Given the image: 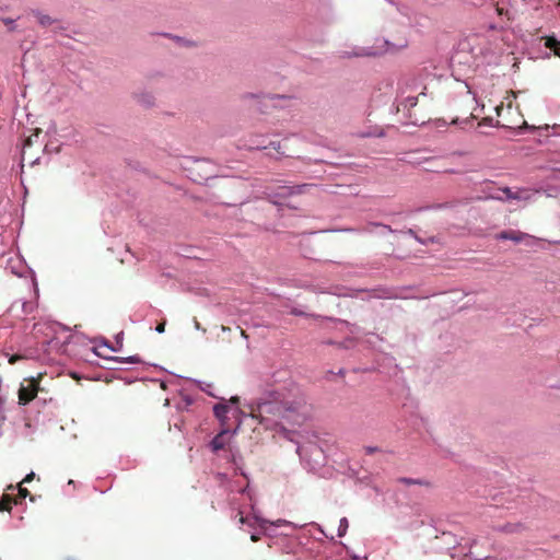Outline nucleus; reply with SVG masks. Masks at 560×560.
Masks as SVG:
<instances>
[{
	"instance_id": "nucleus-1",
	"label": "nucleus",
	"mask_w": 560,
	"mask_h": 560,
	"mask_svg": "<svg viewBox=\"0 0 560 560\" xmlns=\"http://www.w3.org/2000/svg\"><path fill=\"white\" fill-rule=\"evenodd\" d=\"M250 416L268 430H291L306 421L308 407L303 397L289 400L279 393H271L250 407Z\"/></svg>"
},
{
	"instance_id": "nucleus-2",
	"label": "nucleus",
	"mask_w": 560,
	"mask_h": 560,
	"mask_svg": "<svg viewBox=\"0 0 560 560\" xmlns=\"http://www.w3.org/2000/svg\"><path fill=\"white\" fill-rule=\"evenodd\" d=\"M37 390V383L35 381H31L27 386H21L19 389V402L21 405L31 402L36 397Z\"/></svg>"
},
{
	"instance_id": "nucleus-3",
	"label": "nucleus",
	"mask_w": 560,
	"mask_h": 560,
	"mask_svg": "<svg viewBox=\"0 0 560 560\" xmlns=\"http://www.w3.org/2000/svg\"><path fill=\"white\" fill-rule=\"evenodd\" d=\"M310 185L303 184V185H296V186H280L278 190L270 195L271 198H288L292 195H300L303 194L305 188H307Z\"/></svg>"
},
{
	"instance_id": "nucleus-4",
	"label": "nucleus",
	"mask_w": 560,
	"mask_h": 560,
	"mask_svg": "<svg viewBox=\"0 0 560 560\" xmlns=\"http://www.w3.org/2000/svg\"><path fill=\"white\" fill-rule=\"evenodd\" d=\"M229 433H230V431L228 429H225V430H222L220 433H218L212 439L210 446L213 452H218V451L225 448V446L228 445L229 440H230Z\"/></svg>"
},
{
	"instance_id": "nucleus-5",
	"label": "nucleus",
	"mask_w": 560,
	"mask_h": 560,
	"mask_svg": "<svg viewBox=\"0 0 560 560\" xmlns=\"http://www.w3.org/2000/svg\"><path fill=\"white\" fill-rule=\"evenodd\" d=\"M527 237H530V236L528 234L524 233V232L514 231V230L502 231L501 233H499L497 235L498 240H510V241H513L515 243H520V242L524 241Z\"/></svg>"
},
{
	"instance_id": "nucleus-6",
	"label": "nucleus",
	"mask_w": 560,
	"mask_h": 560,
	"mask_svg": "<svg viewBox=\"0 0 560 560\" xmlns=\"http://www.w3.org/2000/svg\"><path fill=\"white\" fill-rule=\"evenodd\" d=\"M12 504H20V501L11 494L4 493L0 499V511H11Z\"/></svg>"
},
{
	"instance_id": "nucleus-7",
	"label": "nucleus",
	"mask_w": 560,
	"mask_h": 560,
	"mask_svg": "<svg viewBox=\"0 0 560 560\" xmlns=\"http://www.w3.org/2000/svg\"><path fill=\"white\" fill-rule=\"evenodd\" d=\"M32 13L37 19V22L44 27L50 26L55 23V20L48 14H44L39 11H33Z\"/></svg>"
},
{
	"instance_id": "nucleus-8",
	"label": "nucleus",
	"mask_w": 560,
	"mask_h": 560,
	"mask_svg": "<svg viewBox=\"0 0 560 560\" xmlns=\"http://www.w3.org/2000/svg\"><path fill=\"white\" fill-rule=\"evenodd\" d=\"M508 199H517V200H527L529 196L526 194V190H522L518 192H513L511 188L505 187L502 189Z\"/></svg>"
},
{
	"instance_id": "nucleus-9",
	"label": "nucleus",
	"mask_w": 560,
	"mask_h": 560,
	"mask_svg": "<svg viewBox=\"0 0 560 560\" xmlns=\"http://www.w3.org/2000/svg\"><path fill=\"white\" fill-rule=\"evenodd\" d=\"M545 46L560 57V40L555 38L553 36H547L545 38Z\"/></svg>"
},
{
	"instance_id": "nucleus-10",
	"label": "nucleus",
	"mask_w": 560,
	"mask_h": 560,
	"mask_svg": "<svg viewBox=\"0 0 560 560\" xmlns=\"http://www.w3.org/2000/svg\"><path fill=\"white\" fill-rule=\"evenodd\" d=\"M229 411V406L225 404H218L213 407L214 416L223 421L226 417V413Z\"/></svg>"
},
{
	"instance_id": "nucleus-11",
	"label": "nucleus",
	"mask_w": 560,
	"mask_h": 560,
	"mask_svg": "<svg viewBox=\"0 0 560 560\" xmlns=\"http://www.w3.org/2000/svg\"><path fill=\"white\" fill-rule=\"evenodd\" d=\"M40 132H42V129L36 128V129L34 130V132H33L31 136H28V137L24 140V143H23V151H24L26 148L32 147L35 142H37V139H38V137H39Z\"/></svg>"
},
{
	"instance_id": "nucleus-12",
	"label": "nucleus",
	"mask_w": 560,
	"mask_h": 560,
	"mask_svg": "<svg viewBox=\"0 0 560 560\" xmlns=\"http://www.w3.org/2000/svg\"><path fill=\"white\" fill-rule=\"evenodd\" d=\"M220 328L224 336H218V340L222 341L223 343H231V338L228 335H225L231 332V328L224 325H222Z\"/></svg>"
},
{
	"instance_id": "nucleus-13",
	"label": "nucleus",
	"mask_w": 560,
	"mask_h": 560,
	"mask_svg": "<svg viewBox=\"0 0 560 560\" xmlns=\"http://www.w3.org/2000/svg\"><path fill=\"white\" fill-rule=\"evenodd\" d=\"M372 228H382L384 231L392 233L393 230L389 225L381 224V223H370L368 224L363 231L372 232Z\"/></svg>"
},
{
	"instance_id": "nucleus-14",
	"label": "nucleus",
	"mask_w": 560,
	"mask_h": 560,
	"mask_svg": "<svg viewBox=\"0 0 560 560\" xmlns=\"http://www.w3.org/2000/svg\"><path fill=\"white\" fill-rule=\"evenodd\" d=\"M418 98L413 96L407 97L404 102H401V106L406 109H410L417 105Z\"/></svg>"
},
{
	"instance_id": "nucleus-15",
	"label": "nucleus",
	"mask_w": 560,
	"mask_h": 560,
	"mask_svg": "<svg viewBox=\"0 0 560 560\" xmlns=\"http://www.w3.org/2000/svg\"><path fill=\"white\" fill-rule=\"evenodd\" d=\"M18 489L19 493L16 497H14V499H18L21 503L23 499L30 495V491L26 488H23L22 483L19 485Z\"/></svg>"
},
{
	"instance_id": "nucleus-16",
	"label": "nucleus",
	"mask_w": 560,
	"mask_h": 560,
	"mask_svg": "<svg viewBox=\"0 0 560 560\" xmlns=\"http://www.w3.org/2000/svg\"><path fill=\"white\" fill-rule=\"evenodd\" d=\"M1 21L8 27L9 32L16 31V25H15V21L14 20H12L10 18H1Z\"/></svg>"
},
{
	"instance_id": "nucleus-17",
	"label": "nucleus",
	"mask_w": 560,
	"mask_h": 560,
	"mask_svg": "<svg viewBox=\"0 0 560 560\" xmlns=\"http://www.w3.org/2000/svg\"><path fill=\"white\" fill-rule=\"evenodd\" d=\"M399 481L405 485H427L424 481H422L420 479H411V478H400Z\"/></svg>"
},
{
	"instance_id": "nucleus-18",
	"label": "nucleus",
	"mask_w": 560,
	"mask_h": 560,
	"mask_svg": "<svg viewBox=\"0 0 560 560\" xmlns=\"http://www.w3.org/2000/svg\"><path fill=\"white\" fill-rule=\"evenodd\" d=\"M521 527L520 524H506L505 526H503L501 528V530L505 532V533H514V532H517V529Z\"/></svg>"
},
{
	"instance_id": "nucleus-19",
	"label": "nucleus",
	"mask_w": 560,
	"mask_h": 560,
	"mask_svg": "<svg viewBox=\"0 0 560 560\" xmlns=\"http://www.w3.org/2000/svg\"><path fill=\"white\" fill-rule=\"evenodd\" d=\"M119 361L129 362V363H138V362H140V359L138 357L133 355V357H129L126 359H119Z\"/></svg>"
},
{
	"instance_id": "nucleus-20",
	"label": "nucleus",
	"mask_w": 560,
	"mask_h": 560,
	"mask_svg": "<svg viewBox=\"0 0 560 560\" xmlns=\"http://www.w3.org/2000/svg\"><path fill=\"white\" fill-rule=\"evenodd\" d=\"M194 326L196 329L201 330L203 334L207 331V329L201 326V324L197 320V318H194Z\"/></svg>"
},
{
	"instance_id": "nucleus-21",
	"label": "nucleus",
	"mask_w": 560,
	"mask_h": 560,
	"mask_svg": "<svg viewBox=\"0 0 560 560\" xmlns=\"http://www.w3.org/2000/svg\"><path fill=\"white\" fill-rule=\"evenodd\" d=\"M35 477V474L34 472H30L28 475L25 476V478L22 480L21 483H28L31 482Z\"/></svg>"
},
{
	"instance_id": "nucleus-22",
	"label": "nucleus",
	"mask_w": 560,
	"mask_h": 560,
	"mask_svg": "<svg viewBox=\"0 0 560 560\" xmlns=\"http://www.w3.org/2000/svg\"><path fill=\"white\" fill-rule=\"evenodd\" d=\"M155 329H156V331H158V332H160V334L164 332V330H165V323H164V322H163V323H160V324L156 326V328H155Z\"/></svg>"
},
{
	"instance_id": "nucleus-23",
	"label": "nucleus",
	"mask_w": 560,
	"mask_h": 560,
	"mask_svg": "<svg viewBox=\"0 0 560 560\" xmlns=\"http://www.w3.org/2000/svg\"><path fill=\"white\" fill-rule=\"evenodd\" d=\"M348 526V522H347V518H342L341 520V524H340V527H347ZM343 533L341 532V528H339V536H342Z\"/></svg>"
},
{
	"instance_id": "nucleus-24",
	"label": "nucleus",
	"mask_w": 560,
	"mask_h": 560,
	"mask_svg": "<svg viewBox=\"0 0 560 560\" xmlns=\"http://www.w3.org/2000/svg\"><path fill=\"white\" fill-rule=\"evenodd\" d=\"M21 358H22V357L14 354V355H12V357L9 359V362H10L11 364H13V363H15L18 360H20Z\"/></svg>"
},
{
	"instance_id": "nucleus-25",
	"label": "nucleus",
	"mask_w": 560,
	"mask_h": 560,
	"mask_svg": "<svg viewBox=\"0 0 560 560\" xmlns=\"http://www.w3.org/2000/svg\"><path fill=\"white\" fill-rule=\"evenodd\" d=\"M503 110V104L501 103L500 105L495 106V113L498 116H501V113Z\"/></svg>"
},
{
	"instance_id": "nucleus-26",
	"label": "nucleus",
	"mask_w": 560,
	"mask_h": 560,
	"mask_svg": "<svg viewBox=\"0 0 560 560\" xmlns=\"http://www.w3.org/2000/svg\"><path fill=\"white\" fill-rule=\"evenodd\" d=\"M238 516H240L238 522H240L241 524H245V523H247V522H248V518H247V517H245V516H243V514H242V513H240V514H238Z\"/></svg>"
},
{
	"instance_id": "nucleus-27",
	"label": "nucleus",
	"mask_w": 560,
	"mask_h": 560,
	"mask_svg": "<svg viewBox=\"0 0 560 560\" xmlns=\"http://www.w3.org/2000/svg\"><path fill=\"white\" fill-rule=\"evenodd\" d=\"M288 97L285 96H282V95H275V96H271L270 100L271 101H279V100H287Z\"/></svg>"
},
{
	"instance_id": "nucleus-28",
	"label": "nucleus",
	"mask_w": 560,
	"mask_h": 560,
	"mask_svg": "<svg viewBox=\"0 0 560 560\" xmlns=\"http://www.w3.org/2000/svg\"><path fill=\"white\" fill-rule=\"evenodd\" d=\"M237 328H238V330H240L241 336H242L244 339H248V335H247V332H246L243 328H241V327H237Z\"/></svg>"
},
{
	"instance_id": "nucleus-29",
	"label": "nucleus",
	"mask_w": 560,
	"mask_h": 560,
	"mask_svg": "<svg viewBox=\"0 0 560 560\" xmlns=\"http://www.w3.org/2000/svg\"><path fill=\"white\" fill-rule=\"evenodd\" d=\"M259 539H260L259 535H257V534H252V536H250V540H252V541L257 542Z\"/></svg>"
},
{
	"instance_id": "nucleus-30",
	"label": "nucleus",
	"mask_w": 560,
	"mask_h": 560,
	"mask_svg": "<svg viewBox=\"0 0 560 560\" xmlns=\"http://www.w3.org/2000/svg\"><path fill=\"white\" fill-rule=\"evenodd\" d=\"M238 400H240V399H238V397H236V396H235V397H232V398L230 399V401H231V402H233V404L238 402Z\"/></svg>"
},
{
	"instance_id": "nucleus-31",
	"label": "nucleus",
	"mask_w": 560,
	"mask_h": 560,
	"mask_svg": "<svg viewBox=\"0 0 560 560\" xmlns=\"http://www.w3.org/2000/svg\"><path fill=\"white\" fill-rule=\"evenodd\" d=\"M292 314H294V315H301L302 313H301V312H299V311H296V310H293V311H292Z\"/></svg>"
},
{
	"instance_id": "nucleus-32",
	"label": "nucleus",
	"mask_w": 560,
	"mask_h": 560,
	"mask_svg": "<svg viewBox=\"0 0 560 560\" xmlns=\"http://www.w3.org/2000/svg\"><path fill=\"white\" fill-rule=\"evenodd\" d=\"M247 97H255V95L254 94H246V95H244V98H247Z\"/></svg>"
},
{
	"instance_id": "nucleus-33",
	"label": "nucleus",
	"mask_w": 560,
	"mask_h": 560,
	"mask_svg": "<svg viewBox=\"0 0 560 560\" xmlns=\"http://www.w3.org/2000/svg\"><path fill=\"white\" fill-rule=\"evenodd\" d=\"M271 144H272L273 149H277V150L280 147V143H277V145H276V143H271Z\"/></svg>"
},
{
	"instance_id": "nucleus-34",
	"label": "nucleus",
	"mask_w": 560,
	"mask_h": 560,
	"mask_svg": "<svg viewBox=\"0 0 560 560\" xmlns=\"http://www.w3.org/2000/svg\"><path fill=\"white\" fill-rule=\"evenodd\" d=\"M13 489H14V487L12 485L8 487V490H13Z\"/></svg>"
},
{
	"instance_id": "nucleus-35",
	"label": "nucleus",
	"mask_w": 560,
	"mask_h": 560,
	"mask_svg": "<svg viewBox=\"0 0 560 560\" xmlns=\"http://www.w3.org/2000/svg\"><path fill=\"white\" fill-rule=\"evenodd\" d=\"M559 3H560V0H559Z\"/></svg>"
}]
</instances>
